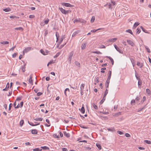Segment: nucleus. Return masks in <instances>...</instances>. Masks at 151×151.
I'll use <instances>...</instances> for the list:
<instances>
[{"label":"nucleus","mask_w":151,"mask_h":151,"mask_svg":"<svg viewBox=\"0 0 151 151\" xmlns=\"http://www.w3.org/2000/svg\"><path fill=\"white\" fill-rule=\"evenodd\" d=\"M74 52L73 51H71L70 53L69 57L68 58V59L69 61V62L70 64L71 63V61L72 57L73 55Z\"/></svg>","instance_id":"obj_1"},{"label":"nucleus","mask_w":151,"mask_h":151,"mask_svg":"<svg viewBox=\"0 0 151 151\" xmlns=\"http://www.w3.org/2000/svg\"><path fill=\"white\" fill-rule=\"evenodd\" d=\"M33 48L31 47H27L23 51V55H24V53H27L31 50H33Z\"/></svg>","instance_id":"obj_2"},{"label":"nucleus","mask_w":151,"mask_h":151,"mask_svg":"<svg viewBox=\"0 0 151 151\" xmlns=\"http://www.w3.org/2000/svg\"><path fill=\"white\" fill-rule=\"evenodd\" d=\"M114 47L116 50L119 52L120 53L122 54L123 53V51L121 50L119 47H118L116 45H114Z\"/></svg>","instance_id":"obj_3"},{"label":"nucleus","mask_w":151,"mask_h":151,"mask_svg":"<svg viewBox=\"0 0 151 151\" xmlns=\"http://www.w3.org/2000/svg\"><path fill=\"white\" fill-rule=\"evenodd\" d=\"M62 4L64 6L66 7H73V6L72 5H71V4H70L69 3H65V2L62 3Z\"/></svg>","instance_id":"obj_4"},{"label":"nucleus","mask_w":151,"mask_h":151,"mask_svg":"<svg viewBox=\"0 0 151 151\" xmlns=\"http://www.w3.org/2000/svg\"><path fill=\"white\" fill-rule=\"evenodd\" d=\"M109 76H108V78L106 81V82H110V80L111 78V71L109 70L108 73Z\"/></svg>","instance_id":"obj_5"},{"label":"nucleus","mask_w":151,"mask_h":151,"mask_svg":"<svg viewBox=\"0 0 151 151\" xmlns=\"http://www.w3.org/2000/svg\"><path fill=\"white\" fill-rule=\"evenodd\" d=\"M127 42L128 43V44H129L132 46H134V43L133 42H132L131 40H127Z\"/></svg>","instance_id":"obj_6"},{"label":"nucleus","mask_w":151,"mask_h":151,"mask_svg":"<svg viewBox=\"0 0 151 151\" xmlns=\"http://www.w3.org/2000/svg\"><path fill=\"white\" fill-rule=\"evenodd\" d=\"M136 77L137 79H139V81H138V86L139 88H140L141 85H142V81L140 79H139L138 77L136 75Z\"/></svg>","instance_id":"obj_7"},{"label":"nucleus","mask_w":151,"mask_h":151,"mask_svg":"<svg viewBox=\"0 0 151 151\" xmlns=\"http://www.w3.org/2000/svg\"><path fill=\"white\" fill-rule=\"evenodd\" d=\"M32 75H30L29 76V78L28 80V81L32 85L33 83V81L32 79Z\"/></svg>","instance_id":"obj_8"},{"label":"nucleus","mask_w":151,"mask_h":151,"mask_svg":"<svg viewBox=\"0 0 151 151\" xmlns=\"http://www.w3.org/2000/svg\"><path fill=\"white\" fill-rule=\"evenodd\" d=\"M81 32V30H76L75 32L73 33L72 35L73 37L75 36L76 35L79 34Z\"/></svg>","instance_id":"obj_9"},{"label":"nucleus","mask_w":151,"mask_h":151,"mask_svg":"<svg viewBox=\"0 0 151 151\" xmlns=\"http://www.w3.org/2000/svg\"><path fill=\"white\" fill-rule=\"evenodd\" d=\"M59 9L60 11L62 12V13L66 14V13H65V10L64 9H63L62 7H59Z\"/></svg>","instance_id":"obj_10"},{"label":"nucleus","mask_w":151,"mask_h":151,"mask_svg":"<svg viewBox=\"0 0 151 151\" xmlns=\"http://www.w3.org/2000/svg\"><path fill=\"white\" fill-rule=\"evenodd\" d=\"M64 135L67 137H70V134L69 133H67L66 131L63 132Z\"/></svg>","instance_id":"obj_11"},{"label":"nucleus","mask_w":151,"mask_h":151,"mask_svg":"<svg viewBox=\"0 0 151 151\" xmlns=\"http://www.w3.org/2000/svg\"><path fill=\"white\" fill-rule=\"evenodd\" d=\"M117 40V38H114L109 39L108 40L109 42H114Z\"/></svg>","instance_id":"obj_12"},{"label":"nucleus","mask_w":151,"mask_h":151,"mask_svg":"<svg viewBox=\"0 0 151 151\" xmlns=\"http://www.w3.org/2000/svg\"><path fill=\"white\" fill-rule=\"evenodd\" d=\"M107 130L109 131H111L112 132H114L115 131L114 128L111 127L110 128H107Z\"/></svg>","instance_id":"obj_13"},{"label":"nucleus","mask_w":151,"mask_h":151,"mask_svg":"<svg viewBox=\"0 0 151 151\" xmlns=\"http://www.w3.org/2000/svg\"><path fill=\"white\" fill-rule=\"evenodd\" d=\"M137 65L138 66H139L140 68H141L143 66V64L139 62H137Z\"/></svg>","instance_id":"obj_14"},{"label":"nucleus","mask_w":151,"mask_h":151,"mask_svg":"<svg viewBox=\"0 0 151 151\" xmlns=\"http://www.w3.org/2000/svg\"><path fill=\"white\" fill-rule=\"evenodd\" d=\"M31 133L33 134H36L37 133V131L36 129H33L31 131Z\"/></svg>","instance_id":"obj_15"},{"label":"nucleus","mask_w":151,"mask_h":151,"mask_svg":"<svg viewBox=\"0 0 151 151\" xmlns=\"http://www.w3.org/2000/svg\"><path fill=\"white\" fill-rule=\"evenodd\" d=\"M121 112H119L118 113H115L114 115L113 116H115L116 117H117L119 116V115H121Z\"/></svg>","instance_id":"obj_16"},{"label":"nucleus","mask_w":151,"mask_h":151,"mask_svg":"<svg viewBox=\"0 0 151 151\" xmlns=\"http://www.w3.org/2000/svg\"><path fill=\"white\" fill-rule=\"evenodd\" d=\"M83 106L81 109V110H80L81 112L83 113L84 114L85 113V109L84 107L83 106Z\"/></svg>","instance_id":"obj_17"},{"label":"nucleus","mask_w":151,"mask_h":151,"mask_svg":"<svg viewBox=\"0 0 151 151\" xmlns=\"http://www.w3.org/2000/svg\"><path fill=\"white\" fill-rule=\"evenodd\" d=\"M28 123L31 126H37V125H39L40 124V123H38V124H34L33 123H32V122H28Z\"/></svg>","instance_id":"obj_18"},{"label":"nucleus","mask_w":151,"mask_h":151,"mask_svg":"<svg viewBox=\"0 0 151 151\" xmlns=\"http://www.w3.org/2000/svg\"><path fill=\"white\" fill-rule=\"evenodd\" d=\"M92 106L96 110H97L98 109V107L97 106L95 105L93 103L92 104Z\"/></svg>","instance_id":"obj_19"},{"label":"nucleus","mask_w":151,"mask_h":151,"mask_svg":"<svg viewBox=\"0 0 151 151\" xmlns=\"http://www.w3.org/2000/svg\"><path fill=\"white\" fill-rule=\"evenodd\" d=\"M108 58L111 60V63L112 65H114V62L113 59L111 58L110 57H107Z\"/></svg>","instance_id":"obj_20"},{"label":"nucleus","mask_w":151,"mask_h":151,"mask_svg":"<svg viewBox=\"0 0 151 151\" xmlns=\"http://www.w3.org/2000/svg\"><path fill=\"white\" fill-rule=\"evenodd\" d=\"M2 45H7L9 43V42L8 41H3L0 42Z\"/></svg>","instance_id":"obj_21"},{"label":"nucleus","mask_w":151,"mask_h":151,"mask_svg":"<svg viewBox=\"0 0 151 151\" xmlns=\"http://www.w3.org/2000/svg\"><path fill=\"white\" fill-rule=\"evenodd\" d=\"M3 10L5 12H8L11 11V9L9 8H6L4 9Z\"/></svg>","instance_id":"obj_22"},{"label":"nucleus","mask_w":151,"mask_h":151,"mask_svg":"<svg viewBox=\"0 0 151 151\" xmlns=\"http://www.w3.org/2000/svg\"><path fill=\"white\" fill-rule=\"evenodd\" d=\"M86 44H83L81 46V48L82 50H83L84 49L86 46Z\"/></svg>","instance_id":"obj_23"},{"label":"nucleus","mask_w":151,"mask_h":151,"mask_svg":"<svg viewBox=\"0 0 151 151\" xmlns=\"http://www.w3.org/2000/svg\"><path fill=\"white\" fill-rule=\"evenodd\" d=\"M84 86L85 84H84L83 83L81 85L80 87L81 90L83 91Z\"/></svg>","instance_id":"obj_24"},{"label":"nucleus","mask_w":151,"mask_h":151,"mask_svg":"<svg viewBox=\"0 0 151 151\" xmlns=\"http://www.w3.org/2000/svg\"><path fill=\"white\" fill-rule=\"evenodd\" d=\"M126 32H129L132 35H133V32L132 30L130 29H128L126 31Z\"/></svg>","instance_id":"obj_25"},{"label":"nucleus","mask_w":151,"mask_h":151,"mask_svg":"<svg viewBox=\"0 0 151 151\" xmlns=\"http://www.w3.org/2000/svg\"><path fill=\"white\" fill-rule=\"evenodd\" d=\"M41 148L42 149L45 150H49V148L46 146H45L44 147H41Z\"/></svg>","instance_id":"obj_26"},{"label":"nucleus","mask_w":151,"mask_h":151,"mask_svg":"<svg viewBox=\"0 0 151 151\" xmlns=\"http://www.w3.org/2000/svg\"><path fill=\"white\" fill-rule=\"evenodd\" d=\"M14 29L16 30H23V29L22 27H16L14 28Z\"/></svg>","instance_id":"obj_27"},{"label":"nucleus","mask_w":151,"mask_h":151,"mask_svg":"<svg viewBox=\"0 0 151 151\" xmlns=\"http://www.w3.org/2000/svg\"><path fill=\"white\" fill-rule=\"evenodd\" d=\"M144 142L149 144H151V142L148 140H144Z\"/></svg>","instance_id":"obj_28"},{"label":"nucleus","mask_w":151,"mask_h":151,"mask_svg":"<svg viewBox=\"0 0 151 151\" xmlns=\"http://www.w3.org/2000/svg\"><path fill=\"white\" fill-rule=\"evenodd\" d=\"M140 27L141 28V29H142V30L144 32L146 33H149L145 29L143 28V27H142V26H141Z\"/></svg>","instance_id":"obj_29"},{"label":"nucleus","mask_w":151,"mask_h":151,"mask_svg":"<svg viewBox=\"0 0 151 151\" xmlns=\"http://www.w3.org/2000/svg\"><path fill=\"white\" fill-rule=\"evenodd\" d=\"M145 107H146V105L144 106L142 108H139L138 110V112H139V111H141L142 110V109H145Z\"/></svg>","instance_id":"obj_30"},{"label":"nucleus","mask_w":151,"mask_h":151,"mask_svg":"<svg viewBox=\"0 0 151 151\" xmlns=\"http://www.w3.org/2000/svg\"><path fill=\"white\" fill-rule=\"evenodd\" d=\"M35 120L36 121H42L43 120V118L42 117L40 118H37L35 119Z\"/></svg>","instance_id":"obj_31"},{"label":"nucleus","mask_w":151,"mask_h":151,"mask_svg":"<svg viewBox=\"0 0 151 151\" xmlns=\"http://www.w3.org/2000/svg\"><path fill=\"white\" fill-rule=\"evenodd\" d=\"M95 20V17L94 16H92L91 20V22L93 23L94 21Z\"/></svg>","instance_id":"obj_32"},{"label":"nucleus","mask_w":151,"mask_h":151,"mask_svg":"<svg viewBox=\"0 0 151 151\" xmlns=\"http://www.w3.org/2000/svg\"><path fill=\"white\" fill-rule=\"evenodd\" d=\"M81 22L80 19H75L73 21V22L75 23L77 22Z\"/></svg>","instance_id":"obj_33"},{"label":"nucleus","mask_w":151,"mask_h":151,"mask_svg":"<svg viewBox=\"0 0 151 151\" xmlns=\"http://www.w3.org/2000/svg\"><path fill=\"white\" fill-rule=\"evenodd\" d=\"M24 124V121L23 120H22L20 122V127H22Z\"/></svg>","instance_id":"obj_34"},{"label":"nucleus","mask_w":151,"mask_h":151,"mask_svg":"<svg viewBox=\"0 0 151 151\" xmlns=\"http://www.w3.org/2000/svg\"><path fill=\"white\" fill-rule=\"evenodd\" d=\"M75 65L78 67H80V64L78 61H76L75 62Z\"/></svg>","instance_id":"obj_35"},{"label":"nucleus","mask_w":151,"mask_h":151,"mask_svg":"<svg viewBox=\"0 0 151 151\" xmlns=\"http://www.w3.org/2000/svg\"><path fill=\"white\" fill-rule=\"evenodd\" d=\"M96 146L100 150L101 149V146L100 144L99 143L96 144Z\"/></svg>","instance_id":"obj_36"},{"label":"nucleus","mask_w":151,"mask_h":151,"mask_svg":"<svg viewBox=\"0 0 151 151\" xmlns=\"http://www.w3.org/2000/svg\"><path fill=\"white\" fill-rule=\"evenodd\" d=\"M146 97L145 96H144L143 97L142 100L141 101V103L142 104L146 100Z\"/></svg>","instance_id":"obj_37"},{"label":"nucleus","mask_w":151,"mask_h":151,"mask_svg":"<svg viewBox=\"0 0 151 151\" xmlns=\"http://www.w3.org/2000/svg\"><path fill=\"white\" fill-rule=\"evenodd\" d=\"M33 151H42V149H40L39 148L34 149L33 150Z\"/></svg>","instance_id":"obj_38"},{"label":"nucleus","mask_w":151,"mask_h":151,"mask_svg":"<svg viewBox=\"0 0 151 151\" xmlns=\"http://www.w3.org/2000/svg\"><path fill=\"white\" fill-rule=\"evenodd\" d=\"M145 47L148 52H150V50L147 46H145Z\"/></svg>","instance_id":"obj_39"},{"label":"nucleus","mask_w":151,"mask_h":151,"mask_svg":"<svg viewBox=\"0 0 151 151\" xmlns=\"http://www.w3.org/2000/svg\"><path fill=\"white\" fill-rule=\"evenodd\" d=\"M139 24V23L138 22H136L135 23L134 25V27H136Z\"/></svg>","instance_id":"obj_40"},{"label":"nucleus","mask_w":151,"mask_h":151,"mask_svg":"<svg viewBox=\"0 0 151 151\" xmlns=\"http://www.w3.org/2000/svg\"><path fill=\"white\" fill-rule=\"evenodd\" d=\"M146 91L147 93L148 94H150L151 93L150 90L148 88L146 89Z\"/></svg>","instance_id":"obj_41"},{"label":"nucleus","mask_w":151,"mask_h":151,"mask_svg":"<svg viewBox=\"0 0 151 151\" xmlns=\"http://www.w3.org/2000/svg\"><path fill=\"white\" fill-rule=\"evenodd\" d=\"M105 98H104L103 97V99L100 101V103L101 104H102L104 102V101H105Z\"/></svg>","instance_id":"obj_42"},{"label":"nucleus","mask_w":151,"mask_h":151,"mask_svg":"<svg viewBox=\"0 0 151 151\" xmlns=\"http://www.w3.org/2000/svg\"><path fill=\"white\" fill-rule=\"evenodd\" d=\"M65 38L64 36H63L62 37L60 38V44L63 41V39Z\"/></svg>","instance_id":"obj_43"},{"label":"nucleus","mask_w":151,"mask_h":151,"mask_svg":"<svg viewBox=\"0 0 151 151\" xmlns=\"http://www.w3.org/2000/svg\"><path fill=\"white\" fill-rule=\"evenodd\" d=\"M16 47V45H15L14 46L12 47V48L9 49V51H13Z\"/></svg>","instance_id":"obj_44"},{"label":"nucleus","mask_w":151,"mask_h":151,"mask_svg":"<svg viewBox=\"0 0 151 151\" xmlns=\"http://www.w3.org/2000/svg\"><path fill=\"white\" fill-rule=\"evenodd\" d=\"M109 82H106L105 86L106 89L109 87Z\"/></svg>","instance_id":"obj_45"},{"label":"nucleus","mask_w":151,"mask_h":151,"mask_svg":"<svg viewBox=\"0 0 151 151\" xmlns=\"http://www.w3.org/2000/svg\"><path fill=\"white\" fill-rule=\"evenodd\" d=\"M10 17V18H12V19H14L15 18L18 19L19 18V17H16V16H11Z\"/></svg>","instance_id":"obj_46"},{"label":"nucleus","mask_w":151,"mask_h":151,"mask_svg":"<svg viewBox=\"0 0 151 151\" xmlns=\"http://www.w3.org/2000/svg\"><path fill=\"white\" fill-rule=\"evenodd\" d=\"M101 28H100V29H98L96 30H95V29H93V30H92L91 31V32H96V31L99 30H100V29H101Z\"/></svg>","instance_id":"obj_47"},{"label":"nucleus","mask_w":151,"mask_h":151,"mask_svg":"<svg viewBox=\"0 0 151 151\" xmlns=\"http://www.w3.org/2000/svg\"><path fill=\"white\" fill-rule=\"evenodd\" d=\"M49 21V19H47L44 21V23L45 24H47Z\"/></svg>","instance_id":"obj_48"},{"label":"nucleus","mask_w":151,"mask_h":151,"mask_svg":"<svg viewBox=\"0 0 151 151\" xmlns=\"http://www.w3.org/2000/svg\"><path fill=\"white\" fill-rule=\"evenodd\" d=\"M136 31H137V33L138 34H139L141 32L140 29H139L138 28H137V29Z\"/></svg>","instance_id":"obj_49"},{"label":"nucleus","mask_w":151,"mask_h":151,"mask_svg":"<svg viewBox=\"0 0 151 151\" xmlns=\"http://www.w3.org/2000/svg\"><path fill=\"white\" fill-rule=\"evenodd\" d=\"M17 53H14V54H13L12 55V58H15L17 55Z\"/></svg>","instance_id":"obj_50"},{"label":"nucleus","mask_w":151,"mask_h":151,"mask_svg":"<svg viewBox=\"0 0 151 151\" xmlns=\"http://www.w3.org/2000/svg\"><path fill=\"white\" fill-rule=\"evenodd\" d=\"M40 52L43 55H46V54H45V52H44V51L42 49H41L40 50Z\"/></svg>","instance_id":"obj_51"},{"label":"nucleus","mask_w":151,"mask_h":151,"mask_svg":"<svg viewBox=\"0 0 151 151\" xmlns=\"http://www.w3.org/2000/svg\"><path fill=\"white\" fill-rule=\"evenodd\" d=\"M25 68L24 67V66H23L22 67V69L23 72H24L25 71Z\"/></svg>","instance_id":"obj_52"},{"label":"nucleus","mask_w":151,"mask_h":151,"mask_svg":"<svg viewBox=\"0 0 151 151\" xmlns=\"http://www.w3.org/2000/svg\"><path fill=\"white\" fill-rule=\"evenodd\" d=\"M12 104L11 103H10L9 104V109H8L9 111H10V110L11 108L12 107Z\"/></svg>","instance_id":"obj_53"},{"label":"nucleus","mask_w":151,"mask_h":151,"mask_svg":"<svg viewBox=\"0 0 151 151\" xmlns=\"http://www.w3.org/2000/svg\"><path fill=\"white\" fill-rule=\"evenodd\" d=\"M56 38H57V40H58V38H59V35L58 34V33L57 32H56Z\"/></svg>","instance_id":"obj_54"},{"label":"nucleus","mask_w":151,"mask_h":151,"mask_svg":"<svg viewBox=\"0 0 151 151\" xmlns=\"http://www.w3.org/2000/svg\"><path fill=\"white\" fill-rule=\"evenodd\" d=\"M22 97H19L17 98V99H16V101H19V100H21L22 99Z\"/></svg>","instance_id":"obj_55"},{"label":"nucleus","mask_w":151,"mask_h":151,"mask_svg":"<svg viewBox=\"0 0 151 151\" xmlns=\"http://www.w3.org/2000/svg\"><path fill=\"white\" fill-rule=\"evenodd\" d=\"M100 112L104 114H109L108 112Z\"/></svg>","instance_id":"obj_56"},{"label":"nucleus","mask_w":151,"mask_h":151,"mask_svg":"<svg viewBox=\"0 0 151 151\" xmlns=\"http://www.w3.org/2000/svg\"><path fill=\"white\" fill-rule=\"evenodd\" d=\"M125 136L127 137H130V135L127 133H125Z\"/></svg>","instance_id":"obj_57"},{"label":"nucleus","mask_w":151,"mask_h":151,"mask_svg":"<svg viewBox=\"0 0 151 151\" xmlns=\"http://www.w3.org/2000/svg\"><path fill=\"white\" fill-rule=\"evenodd\" d=\"M106 5H108L109 6V9L111 8V4L110 3H107Z\"/></svg>","instance_id":"obj_58"},{"label":"nucleus","mask_w":151,"mask_h":151,"mask_svg":"<svg viewBox=\"0 0 151 151\" xmlns=\"http://www.w3.org/2000/svg\"><path fill=\"white\" fill-rule=\"evenodd\" d=\"M79 125L80 127H81V128H87L86 127H85L84 126H83L82 124H80Z\"/></svg>","instance_id":"obj_59"},{"label":"nucleus","mask_w":151,"mask_h":151,"mask_svg":"<svg viewBox=\"0 0 151 151\" xmlns=\"http://www.w3.org/2000/svg\"><path fill=\"white\" fill-rule=\"evenodd\" d=\"M60 55L59 53H57L56 55L54 56V58H57L58 56Z\"/></svg>","instance_id":"obj_60"},{"label":"nucleus","mask_w":151,"mask_h":151,"mask_svg":"<svg viewBox=\"0 0 151 151\" xmlns=\"http://www.w3.org/2000/svg\"><path fill=\"white\" fill-rule=\"evenodd\" d=\"M117 133L121 135L123 134V133L122 132L119 131H117Z\"/></svg>","instance_id":"obj_61"},{"label":"nucleus","mask_w":151,"mask_h":151,"mask_svg":"<svg viewBox=\"0 0 151 151\" xmlns=\"http://www.w3.org/2000/svg\"><path fill=\"white\" fill-rule=\"evenodd\" d=\"M99 77H97L96 78V82L97 83H99Z\"/></svg>","instance_id":"obj_62"},{"label":"nucleus","mask_w":151,"mask_h":151,"mask_svg":"<svg viewBox=\"0 0 151 151\" xmlns=\"http://www.w3.org/2000/svg\"><path fill=\"white\" fill-rule=\"evenodd\" d=\"M42 94V93L40 92H39L37 93V95L38 96H40Z\"/></svg>","instance_id":"obj_63"},{"label":"nucleus","mask_w":151,"mask_h":151,"mask_svg":"<svg viewBox=\"0 0 151 151\" xmlns=\"http://www.w3.org/2000/svg\"><path fill=\"white\" fill-rule=\"evenodd\" d=\"M23 104H24V103L23 101H22L20 102V107H22L23 106Z\"/></svg>","instance_id":"obj_64"}]
</instances>
